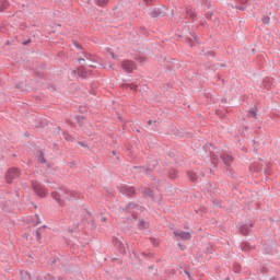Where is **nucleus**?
I'll return each instance as SVG.
<instances>
[{
  "label": "nucleus",
  "instance_id": "1",
  "mask_svg": "<svg viewBox=\"0 0 280 280\" xmlns=\"http://www.w3.org/2000/svg\"><path fill=\"white\" fill-rule=\"evenodd\" d=\"M51 198L57 201L59 207H65V200H75V198H78V192L69 188L60 189L59 191H52Z\"/></svg>",
  "mask_w": 280,
  "mask_h": 280
},
{
  "label": "nucleus",
  "instance_id": "2",
  "mask_svg": "<svg viewBox=\"0 0 280 280\" xmlns=\"http://www.w3.org/2000/svg\"><path fill=\"white\" fill-rule=\"evenodd\" d=\"M159 167V160L155 158H147V165L135 166V170H142L145 172V176H150L151 172H154Z\"/></svg>",
  "mask_w": 280,
  "mask_h": 280
},
{
  "label": "nucleus",
  "instance_id": "3",
  "mask_svg": "<svg viewBox=\"0 0 280 280\" xmlns=\"http://www.w3.org/2000/svg\"><path fill=\"white\" fill-rule=\"evenodd\" d=\"M112 243L114 244L115 248L118 249L120 255H126L128 253V243L124 241V236L117 234V236H113Z\"/></svg>",
  "mask_w": 280,
  "mask_h": 280
},
{
  "label": "nucleus",
  "instance_id": "4",
  "mask_svg": "<svg viewBox=\"0 0 280 280\" xmlns=\"http://www.w3.org/2000/svg\"><path fill=\"white\" fill-rule=\"evenodd\" d=\"M220 161L225 165V174H228L230 178H235V175H233V168L231 167V163H233V155L229 153H221Z\"/></svg>",
  "mask_w": 280,
  "mask_h": 280
},
{
  "label": "nucleus",
  "instance_id": "5",
  "mask_svg": "<svg viewBox=\"0 0 280 280\" xmlns=\"http://www.w3.org/2000/svg\"><path fill=\"white\" fill-rule=\"evenodd\" d=\"M31 187L39 198H47V188L37 180L31 182Z\"/></svg>",
  "mask_w": 280,
  "mask_h": 280
},
{
  "label": "nucleus",
  "instance_id": "6",
  "mask_svg": "<svg viewBox=\"0 0 280 280\" xmlns=\"http://www.w3.org/2000/svg\"><path fill=\"white\" fill-rule=\"evenodd\" d=\"M21 176V171L18 167H11L7 171L4 179L8 185H12L15 178Z\"/></svg>",
  "mask_w": 280,
  "mask_h": 280
},
{
  "label": "nucleus",
  "instance_id": "7",
  "mask_svg": "<svg viewBox=\"0 0 280 280\" xmlns=\"http://www.w3.org/2000/svg\"><path fill=\"white\" fill-rule=\"evenodd\" d=\"M121 69L125 71V73H132V71L137 69V63L132 60H124L121 62Z\"/></svg>",
  "mask_w": 280,
  "mask_h": 280
},
{
  "label": "nucleus",
  "instance_id": "8",
  "mask_svg": "<svg viewBox=\"0 0 280 280\" xmlns=\"http://www.w3.org/2000/svg\"><path fill=\"white\" fill-rule=\"evenodd\" d=\"M119 191L122 194V196H127V198H133L135 194V187L132 186H120Z\"/></svg>",
  "mask_w": 280,
  "mask_h": 280
},
{
  "label": "nucleus",
  "instance_id": "9",
  "mask_svg": "<svg viewBox=\"0 0 280 280\" xmlns=\"http://www.w3.org/2000/svg\"><path fill=\"white\" fill-rule=\"evenodd\" d=\"M173 235H175V237H179V240H183L184 242L191 240V233L183 230H175Z\"/></svg>",
  "mask_w": 280,
  "mask_h": 280
},
{
  "label": "nucleus",
  "instance_id": "10",
  "mask_svg": "<svg viewBox=\"0 0 280 280\" xmlns=\"http://www.w3.org/2000/svg\"><path fill=\"white\" fill-rule=\"evenodd\" d=\"M149 16H151V19H161V16H165V11L161 8H153L150 10Z\"/></svg>",
  "mask_w": 280,
  "mask_h": 280
},
{
  "label": "nucleus",
  "instance_id": "11",
  "mask_svg": "<svg viewBox=\"0 0 280 280\" xmlns=\"http://www.w3.org/2000/svg\"><path fill=\"white\" fill-rule=\"evenodd\" d=\"M253 226H255V223H244L240 226V233L241 235H248L250 231H253Z\"/></svg>",
  "mask_w": 280,
  "mask_h": 280
},
{
  "label": "nucleus",
  "instance_id": "12",
  "mask_svg": "<svg viewBox=\"0 0 280 280\" xmlns=\"http://www.w3.org/2000/svg\"><path fill=\"white\" fill-rule=\"evenodd\" d=\"M139 207V205L130 201L129 203H127V206L125 208H119V212L120 213H128V211H131V209H137Z\"/></svg>",
  "mask_w": 280,
  "mask_h": 280
},
{
  "label": "nucleus",
  "instance_id": "13",
  "mask_svg": "<svg viewBox=\"0 0 280 280\" xmlns=\"http://www.w3.org/2000/svg\"><path fill=\"white\" fill-rule=\"evenodd\" d=\"M74 119L81 128H84V126H86V118L84 116L74 115Z\"/></svg>",
  "mask_w": 280,
  "mask_h": 280
},
{
  "label": "nucleus",
  "instance_id": "14",
  "mask_svg": "<svg viewBox=\"0 0 280 280\" xmlns=\"http://www.w3.org/2000/svg\"><path fill=\"white\" fill-rule=\"evenodd\" d=\"M186 15L188 16V19H196V9H194L191 7H187Z\"/></svg>",
  "mask_w": 280,
  "mask_h": 280
},
{
  "label": "nucleus",
  "instance_id": "15",
  "mask_svg": "<svg viewBox=\"0 0 280 280\" xmlns=\"http://www.w3.org/2000/svg\"><path fill=\"white\" fill-rule=\"evenodd\" d=\"M83 58H79L78 62H84L85 60H91L93 61V55L90 52H82Z\"/></svg>",
  "mask_w": 280,
  "mask_h": 280
},
{
  "label": "nucleus",
  "instance_id": "16",
  "mask_svg": "<svg viewBox=\"0 0 280 280\" xmlns=\"http://www.w3.org/2000/svg\"><path fill=\"white\" fill-rule=\"evenodd\" d=\"M62 137L65 139V141H69L70 143L75 142V138L73 136H71L69 132L63 131L62 132Z\"/></svg>",
  "mask_w": 280,
  "mask_h": 280
},
{
  "label": "nucleus",
  "instance_id": "17",
  "mask_svg": "<svg viewBox=\"0 0 280 280\" xmlns=\"http://www.w3.org/2000/svg\"><path fill=\"white\" fill-rule=\"evenodd\" d=\"M138 229L140 231H144V229H148V223H145V220H143V218L138 219Z\"/></svg>",
  "mask_w": 280,
  "mask_h": 280
},
{
  "label": "nucleus",
  "instance_id": "18",
  "mask_svg": "<svg viewBox=\"0 0 280 280\" xmlns=\"http://www.w3.org/2000/svg\"><path fill=\"white\" fill-rule=\"evenodd\" d=\"M168 178H171V180H175V178H178V170H175V168L170 170Z\"/></svg>",
  "mask_w": 280,
  "mask_h": 280
},
{
  "label": "nucleus",
  "instance_id": "19",
  "mask_svg": "<svg viewBox=\"0 0 280 280\" xmlns=\"http://www.w3.org/2000/svg\"><path fill=\"white\" fill-rule=\"evenodd\" d=\"M37 154H38V158H37L38 163H43V164L47 163V159H45V153L43 152V150L37 151Z\"/></svg>",
  "mask_w": 280,
  "mask_h": 280
},
{
  "label": "nucleus",
  "instance_id": "20",
  "mask_svg": "<svg viewBox=\"0 0 280 280\" xmlns=\"http://www.w3.org/2000/svg\"><path fill=\"white\" fill-rule=\"evenodd\" d=\"M43 229H46V225H43L42 228H38L35 231V237H36L37 242H40V240H43V235L40 234V231H43Z\"/></svg>",
  "mask_w": 280,
  "mask_h": 280
},
{
  "label": "nucleus",
  "instance_id": "21",
  "mask_svg": "<svg viewBox=\"0 0 280 280\" xmlns=\"http://www.w3.org/2000/svg\"><path fill=\"white\" fill-rule=\"evenodd\" d=\"M10 5V2L8 0H0V12H3V10H8Z\"/></svg>",
  "mask_w": 280,
  "mask_h": 280
},
{
  "label": "nucleus",
  "instance_id": "22",
  "mask_svg": "<svg viewBox=\"0 0 280 280\" xmlns=\"http://www.w3.org/2000/svg\"><path fill=\"white\" fill-rule=\"evenodd\" d=\"M248 115L249 117H253V119H257V107H252L250 109H248Z\"/></svg>",
  "mask_w": 280,
  "mask_h": 280
},
{
  "label": "nucleus",
  "instance_id": "23",
  "mask_svg": "<svg viewBox=\"0 0 280 280\" xmlns=\"http://www.w3.org/2000/svg\"><path fill=\"white\" fill-rule=\"evenodd\" d=\"M187 176L191 183H196V180H198V175H196L195 172H188Z\"/></svg>",
  "mask_w": 280,
  "mask_h": 280
},
{
  "label": "nucleus",
  "instance_id": "24",
  "mask_svg": "<svg viewBox=\"0 0 280 280\" xmlns=\"http://www.w3.org/2000/svg\"><path fill=\"white\" fill-rule=\"evenodd\" d=\"M20 275L22 277V280H32V276L30 275V271H20Z\"/></svg>",
  "mask_w": 280,
  "mask_h": 280
},
{
  "label": "nucleus",
  "instance_id": "25",
  "mask_svg": "<svg viewBox=\"0 0 280 280\" xmlns=\"http://www.w3.org/2000/svg\"><path fill=\"white\" fill-rule=\"evenodd\" d=\"M109 0H94L95 5H98V8H104L106 3H108Z\"/></svg>",
  "mask_w": 280,
  "mask_h": 280
},
{
  "label": "nucleus",
  "instance_id": "26",
  "mask_svg": "<svg viewBox=\"0 0 280 280\" xmlns=\"http://www.w3.org/2000/svg\"><path fill=\"white\" fill-rule=\"evenodd\" d=\"M242 250H250L253 249V246H250V243L245 242L241 245Z\"/></svg>",
  "mask_w": 280,
  "mask_h": 280
},
{
  "label": "nucleus",
  "instance_id": "27",
  "mask_svg": "<svg viewBox=\"0 0 280 280\" xmlns=\"http://www.w3.org/2000/svg\"><path fill=\"white\" fill-rule=\"evenodd\" d=\"M81 129L83 130V132L85 135H88V137H93V131H91V129H89V127H86V124Z\"/></svg>",
  "mask_w": 280,
  "mask_h": 280
},
{
  "label": "nucleus",
  "instance_id": "28",
  "mask_svg": "<svg viewBox=\"0 0 280 280\" xmlns=\"http://www.w3.org/2000/svg\"><path fill=\"white\" fill-rule=\"evenodd\" d=\"M261 22L264 23V25H270V16H262Z\"/></svg>",
  "mask_w": 280,
  "mask_h": 280
},
{
  "label": "nucleus",
  "instance_id": "29",
  "mask_svg": "<svg viewBox=\"0 0 280 280\" xmlns=\"http://www.w3.org/2000/svg\"><path fill=\"white\" fill-rule=\"evenodd\" d=\"M206 58H215V51L207 50L206 51Z\"/></svg>",
  "mask_w": 280,
  "mask_h": 280
},
{
  "label": "nucleus",
  "instance_id": "30",
  "mask_svg": "<svg viewBox=\"0 0 280 280\" xmlns=\"http://www.w3.org/2000/svg\"><path fill=\"white\" fill-rule=\"evenodd\" d=\"M207 67L210 71H218V63L207 65Z\"/></svg>",
  "mask_w": 280,
  "mask_h": 280
},
{
  "label": "nucleus",
  "instance_id": "31",
  "mask_svg": "<svg viewBox=\"0 0 280 280\" xmlns=\"http://www.w3.org/2000/svg\"><path fill=\"white\" fill-rule=\"evenodd\" d=\"M200 5H207L208 8H211V2L209 0H199Z\"/></svg>",
  "mask_w": 280,
  "mask_h": 280
},
{
  "label": "nucleus",
  "instance_id": "32",
  "mask_svg": "<svg viewBox=\"0 0 280 280\" xmlns=\"http://www.w3.org/2000/svg\"><path fill=\"white\" fill-rule=\"evenodd\" d=\"M190 36H192L195 43H198V45H200V37H198V34L194 32L190 34Z\"/></svg>",
  "mask_w": 280,
  "mask_h": 280
},
{
  "label": "nucleus",
  "instance_id": "33",
  "mask_svg": "<svg viewBox=\"0 0 280 280\" xmlns=\"http://www.w3.org/2000/svg\"><path fill=\"white\" fill-rule=\"evenodd\" d=\"M127 89H130L131 91H137V85L135 83H129L126 85Z\"/></svg>",
  "mask_w": 280,
  "mask_h": 280
},
{
  "label": "nucleus",
  "instance_id": "34",
  "mask_svg": "<svg viewBox=\"0 0 280 280\" xmlns=\"http://www.w3.org/2000/svg\"><path fill=\"white\" fill-rule=\"evenodd\" d=\"M207 21H211L213 19V12L209 11L206 13Z\"/></svg>",
  "mask_w": 280,
  "mask_h": 280
},
{
  "label": "nucleus",
  "instance_id": "35",
  "mask_svg": "<svg viewBox=\"0 0 280 280\" xmlns=\"http://www.w3.org/2000/svg\"><path fill=\"white\" fill-rule=\"evenodd\" d=\"M45 126H47V120L46 119L39 120L38 128H45Z\"/></svg>",
  "mask_w": 280,
  "mask_h": 280
},
{
  "label": "nucleus",
  "instance_id": "36",
  "mask_svg": "<svg viewBox=\"0 0 280 280\" xmlns=\"http://www.w3.org/2000/svg\"><path fill=\"white\" fill-rule=\"evenodd\" d=\"M186 43H187V45H189V47H194V39H191V37H187L186 38Z\"/></svg>",
  "mask_w": 280,
  "mask_h": 280
},
{
  "label": "nucleus",
  "instance_id": "37",
  "mask_svg": "<svg viewBox=\"0 0 280 280\" xmlns=\"http://www.w3.org/2000/svg\"><path fill=\"white\" fill-rule=\"evenodd\" d=\"M143 196H148L149 198H154V194L152 192V190L143 191Z\"/></svg>",
  "mask_w": 280,
  "mask_h": 280
},
{
  "label": "nucleus",
  "instance_id": "38",
  "mask_svg": "<svg viewBox=\"0 0 280 280\" xmlns=\"http://www.w3.org/2000/svg\"><path fill=\"white\" fill-rule=\"evenodd\" d=\"M73 46L75 47V49L82 50V44L78 43V42H73Z\"/></svg>",
  "mask_w": 280,
  "mask_h": 280
},
{
  "label": "nucleus",
  "instance_id": "39",
  "mask_svg": "<svg viewBox=\"0 0 280 280\" xmlns=\"http://www.w3.org/2000/svg\"><path fill=\"white\" fill-rule=\"evenodd\" d=\"M15 89H20V91H22V93H25V91H27V90L23 89V83H18L15 85Z\"/></svg>",
  "mask_w": 280,
  "mask_h": 280
},
{
  "label": "nucleus",
  "instance_id": "40",
  "mask_svg": "<svg viewBox=\"0 0 280 280\" xmlns=\"http://www.w3.org/2000/svg\"><path fill=\"white\" fill-rule=\"evenodd\" d=\"M77 143H78V145H80L81 148H89V144H86V142H84V141H78Z\"/></svg>",
  "mask_w": 280,
  "mask_h": 280
},
{
  "label": "nucleus",
  "instance_id": "41",
  "mask_svg": "<svg viewBox=\"0 0 280 280\" xmlns=\"http://www.w3.org/2000/svg\"><path fill=\"white\" fill-rule=\"evenodd\" d=\"M143 2L145 3V5H152V3H154V0H143Z\"/></svg>",
  "mask_w": 280,
  "mask_h": 280
},
{
  "label": "nucleus",
  "instance_id": "42",
  "mask_svg": "<svg viewBox=\"0 0 280 280\" xmlns=\"http://www.w3.org/2000/svg\"><path fill=\"white\" fill-rule=\"evenodd\" d=\"M30 43H32V39H31V38H28V39L22 42V45H24V47H26V45H30Z\"/></svg>",
  "mask_w": 280,
  "mask_h": 280
},
{
  "label": "nucleus",
  "instance_id": "43",
  "mask_svg": "<svg viewBox=\"0 0 280 280\" xmlns=\"http://www.w3.org/2000/svg\"><path fill=\"white\" fill-rule=\"evenodd\" d=\"M177 246H178V248H180V250H186L187 249V246H185L180 243H178Z\"/></svg>",
  "mask_w": 280,
  "mask_h": 280
},
{
  "label": "nucleus",
  "instance_id": "44",
  "mask_svg": "<svg viewBox=\"0 0 280 280\" xmlns=\"http://www.w3.org/2000/svg\"><path fill=\"white\" fill-rule=\"evenodd\" d=\"M260 272H261L262 275H267V273H268V268L262 267V268L260 269Z\"/></svg>",
  "mask_w": 280,
  "mask_h": 280
},
{
  "label": "nucleus",
  "instance_id": "45",
  "mask_svg": "<svg viewBox=\"0 0 280 280\" xmlns=\"http://www.w3.org/2000/svg\"><path fill=\"white\" fill-rule=\"evenodd\" d=\"M236 10H241L242 12H244V10H246V7L240 5V7H236Z\"/></svg>",
  "mask_w": 280,
  "mask_h": 280
},
{
  "label": "nucleus",
  "instance_id": "46",
  "mask_svg": "<svg viewBox=\"0 0 280 280\" xmlns=\"http://www.w3.org/2000/svg\"><path fill=\"white\" fill-rule=\"evenodd\" d=\"M79 75H80L81 78H86V72L81 71V72H79Z\"/></svg>",
  "mask_w": 280,
  "mask_h": 280
},
{
  "label": "nucleus",
  "instance_id": "47",
  "mask_svg": "<svg viewBox=\"0 0 280 280\" xmlns=\"http://www.w3.org/2000/svg\"><path fill=\"white\" fill-rule=\"evenodd\" d=\"M200 56H207V50H205V49H201V51H200Z\"/></svg>",
  "mask_w": 280,
  "mask_h": 280
},
{
  "label": "nucleus",
  "instance_id": "48",
  "mask_svg": "<svg viewBox=\"0 0 280 280\" xmlns=\"http://www.w3.org/2000/svg\"><path fill=\"white\" fill-rule=\"evenodd\" d=\"M110 57L113 58V60H117V55H115V52H110Z\"/></svg>",
  "mask_w": 280,
  "mask_h": 280
},
{
  "label": "nucleus",
  "instance_id": "49",
  "mask_svg": "<svg viewBox=\"0 0 280 280\" xmlns=\"http://www.w3.org/2000/svg\"><path fill=\"white\" fill-rule=\"evenodd\" d=\"M148 126H152V124H156V120H148Z\"/></svg>",
  "mask_w": 280,
  "mask_h": 280
},
{
  "label": "nucleus",
  "instance_id": "50",
  "mask_svg": "<svg viewBox=\"0 0 280 280\" xmlns=\"http://www.w3.org/2000/svg\"><path fill=\"white\" fill-rule=\"evenodd\" d=\"M35 75H36L37 78H43V72H35Z\"/></svg>",
  "mask_w": 280,
  "mask_h": 280
},
{
  "label": "nucleus",
  "instance_id": "51",
  "mask_svg": "<svg viewBox=\"0 0 280 280\" xmlns=\"http://www.w3.org/2000/svg\"><path fill=\"white\" fill-rule=\"evenodd\" d=\"M168 156H170L171 159H174V156H175L174 152H168Z\"/></svg>",
  "mask_w": 280,
  "mask_h": 280
},
{
  "label": "nucleus",
  "instance_id": "52",
  "mask_svg": "<svg viewBox=\"0 0 280 280\" xmlns=\"http://www.w3.org/2000/svg\"><path fill=\"white\" fill-rule=\"evenodd\" d=\"M226 102H229L228 98H222V100H221V104H226Z\"/></svg>",
  "mask_w": 280,
  "mask_h": 280
},
{
  "label": "nucleus",
  "instance_id": "53",
  "mask_svg": "<svg viewBox=\"0 0 280 280\" xmlns=\"http://www.w3.org/2000/svg\"><path fill=\"white\" fill-rule=\"evenodd\" d=\"M211 164L213 165V167H218V164H215L214 159H212Z\"/></svg>",
  "mask_w": 280,
  "mask_h": 280
},
{
  "label": "nucleus",
  "instance_id": "54",
  "mask_svg": "<svg viewBox=\"0 0 280 280\" xmlns=\"http://www.w3.org/2000/svg\"><path fill=\"white\" fill-rule=\"evenodd\" d=\"M240 1V3H247L248 2V0H238Z\"/></svg>",
  "mask_w": 280,
  "mask_h": 280
},
{
  "label": "nucleus",
  "instance_id": "55",
  "mask_svg": "<svg viewBox=\"0 0 280 280\" xmlns=\"http://www.w3.org/2000/svg\"><path fill=\"white\" fill-rule=\"evenodd\" d=\"M217 67H226L224 63H217Z\"/></svg>",
  "mask_w": 280,
  "mask_h": 280
},
{
  "label": "nucleus",
  "instance_id": "56",
  "mask_svg": "<svg viewBox=\"0 0 280 280\" xmlns=\"http://www.w3.org/2000/svg\"><path fill=\"white\" fill-rule=\"evenodd\" d=\"M131 220H137V214H132Z\"/></svg>",
  "mask_w": 280,
  "mask_h": 280
},
{
  "label": "nucleus",
  "instance_id": "57",
  "mask_svg": "<svg viewBox=\"0 0 280 280\" xmlns=\"http://www.w3.org/2000/svg\"><path fill=\"white\" fill-rule=\"evenodd\" d=\"M37 218V224H40V218H38V214H36Z\"/></svg>",
  "mask_w": 280,
  "mask_h": 280
},
{
  "label": "nucleus",
  "instance_id": "58",
  "mask_svg": "<svg viewBox=\"0 0 280 280\" xmlns=\"http://www.w3.org/2000/svg\"><path fill=\"white\" fill-rule=\"evenodd\" d=\"M147 256L150 258L154 257V255L152 253H149Z\"/></svg>",
  "mask_w": 280,
  "mask_h": 280
},
{
  "label": "nucleus",
  "instance_id": "59",
  "mask_svg": "<svg viewBox=\"0 0 280 280\" xmlns=\"http://www.w3.org/2000/svg\"><path fill=\"white\" fill-rule=\"evenodd\" d=\"M148 269L149 270H154V266L151 265V266L148 267Z\"/></svg>",
  "mask_w": 280,
  "mask_h": 280
},
{
  "label": "nucleus",
  "instance_id": "60",
  "mask_svg": "<svg viewBox=\"0 0 280 280\" xmlns=\"http://www.w3.org/2000/svg\"><path fill=\"white\" fill-rule=\"evenodd\" d=\"M186 276L188 277V279H191V275H189L188 271H186Z\"/></svg>",
  "mask_w": 280,
  "mask_h": 280
},
{
  "label": "nucleus",
  "instance_id": "61",
  "mask_svg": "<svg viewBox=\"0 0 280 280\" xmlns=\"http://www.w3.org/2000/svg\"><path fill=\"white\" fill-rule=\"evenodd\" d=\"M108 194H109V196H114L113 189H109Z\"/></svg>",
  "mask_w": 280,
  "mask_h": 280
},
{
  "label": "nucleus",
  "instance_id": "62",
  "mask_svg": "<svg viewBox=\"0 0 280 280\" xmlns=\"http://www.w3.org/2000/svg\"><path fill=\"white\" fill-rule=\"evenodd\" d=\"M88 67H90V69H95V66L93 65H88Z\"/></svg>",
  "mask_w": 280,
  "mask_h": 280
},
{
  "label": "nucleus",
  "instance_id": "63",
  "mask_svg": "<svg viewBox=\"0 0 280 280\" xmlns=\"http://www.w3.org/2000/svg\"><path fill=\"white\" fill-rule=\"evenodd\" d=\"M36 280H43V278L42 277H36Z\"/></svg>",
  "mask_w": 280,
  "mask_h": 280
},
{
  "label": "nucleus",
  "instance_id": "64",
  "mask_svg": "<svg viewBox=\"0 0 280 280\" xmlns=\"http://www.w3.org/2000/svg\"><path fill=\"white\" fill-rule=\"evenodd\" d=\"M269 280H277V278H275V277H271Z\"/></svg>",
  "mask_w": 280,
  "mask_h": 280
}]
</instances>
